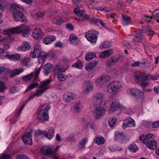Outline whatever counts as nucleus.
Masks as SVG:
<instances>
[{
	"label": "nucleus",
	"instance_id": "nucleus-42",
	"mask_svg": "<svg viewBox=\"0 0 159 159\" xmlns=\"http://www.w3.org/2000/svg\"><path fill=\"white\" fill-rule=\"evenodd\" d=\"M97 64V62L95 61L89 63L87 64L85 66V69L89 71L90 70H91Z\"/></svg>",
	"mask_w": 159,
	"mask_h": 159
},
{
	"label": "nucleus",
	"instance_id": "nucleus-44",
	"mask_svg": "<svg viewBox=\"0 0 159 159\" xmlns=\"http://www.w3.org/2000/svg\"><path fill=\"white\" fill-rule=\"evenodd\" d=\"M128 149L131 152H135L138 149V147L135 144L133 143L129 145Z\"/></svg>",
	"mask_w": 159,
	"mask_h": 159
},
{
	"label": "nucleus",
	"instance_id": "nucleus-50",
	"mask_svg": "<svg viewBox=\"0 0 159 159\" xmlns=\"http://www.w3.org/2000/svg\"><path fill=\"white\" fill-rule=\"evenodd\" d=\"M124 134L122 133L117 132L115 135V138L116 140L122 139L123 137Z\"/></svg>",
	"mask_w": 159,
	"mask_h": 159
},
{
	"label": "nucleus",
	"instance_id": "nucleus-45",
	"mask_svg": "<svg viewBox=\"0 0 159 159\" xmlns=\"http://www.w3.org/2000/svg\"><path fill=\"white\" fill-rule=\"evenodd\" d=\"M117 119L116 117H113L110 118L108 121L109 126L111 127L115 125L117 123Z\"/></svg>",
	"mask_w": 159,
	"mask_h": 159
},
{
	"label": "nucleus",
	"instance_id": "nucleus-59",
	"mask_svg": "<svg viewBox=\"0 0 159 159\" xmlns=\"http://www.w3.org/2000/svg\"><path fill=\"white\" fill-rule=\"evenodd\" d=\"M11 157L9 154H4L0 157V159H11Z\"/></svg>",
	"mask_w": 159,
	"mask_h": 159
},
{
	"label": "nucleus",
	"instance_id": "nucleus-61",
	"mask_svg": "<svg viewBox=\"0 0 159 159\" xmlns=\"http://www.w3.org/2000/svg\"><path fill=\"white\" fill-rule=\"evenodd\" d=\"M73 3L76 6H79L82 7V5L81 3L80 0H74Z\"/></svg>",
	"mask_w": 159,
	"mask_h": 159
},
{
	"label": "nucleus",
	"instance_id": "nucleus-33",
	"mask_svg": "<svg viewBox=\"0 0 159 159\" xmlns=\"http://www.w3.org/2000/svg\"><path fill=\"white\" fill-rule=\"evenodd\" d=\"M136 99L138 102L142 103L143 102L145 99V97L143 93L140 91L136 95Z\"/></svg>",
	"mask_w": 159,
	"mask_h": 159
},
{
	"label": "nucleus",
	"instance_id": "nucleus-19",
	"mask_svg": "<svg viewBox=\"0 0 159 159\" xmlns=\"http://www.w3.org/2000/svg\"><path fill=\"white\" fill-rule=\"evenodd\" d=\"M30 48V43L27 41H23L21 45L17 48L18 51L25 52L26 51H29Z\"/></svg>",
	"mask_w": 159,
	"mask_h": 159
},
{
	"label": "nucleus",
	"instance_id": "nucleus-48",
	"mask_svg": "<svg viewBox=\"0 0 159 159\" xmlns=\"http://www.w3.org/2000/svg\"><path fill=\"white\" fill-rule=\"evenodd\" d=\"M14 38L12 37H10L8 36L7 37H4L2 39V41L4 42L10 43L14 40Z\"/></svg>",
	"mask_w": 159,
	"mask_h": 159
},
{
	"label": "nucleus",
	"instance_id": "nucleus-47",
	"mask_svg": "<svg viewBox=\"0 0 159 159\" xmlns=\"http://www.w3.org/2000/svg\"><path fill=\"white\" fill-rule=\"evenodd\" d=\"M34 75V73L32 72L30 74L23 77V79L26 82H28L32 79Z\"/></svg>",
	"mask_w": 159,
	"mask_h": 159
},
{
	"label": "nucleus",
	"instance_id": "nucleus-46",
	"mask_svg": "<svg viewBox=\"0 0 159 159\" xmlns=\"http://www.w3.org/2000/svg\"><path fill=\"white\" fill-rule=\"evenodd\" d=\"M96 55L93 52H90L87 53L85 57V59L87 61H89L95 57Z\"/></svg>",
	"mask_w": 159,
	"mask_h": 159
},
{
	"label": "nucleus",
	"instance_id": "nucleus-10",
	"mask_svg": "<svg viewBox=\"0 0 159 159\" xmlns=\"http://www.w3.org/2000/svg\"><path fill=\"white\" fill-rule=\"evenodd\" d=\"M106 110L103 107H99L96 108L93 112L94 117L96 119L101 118L104 115Z\"/></svg>",
	"mask_w": 159,
	"mask_h": 159
},
{
	"label": "nucleus",
	"instance_id": "nucleus-51",
	"mask_svg": "<svg viewBox=\"0 0 159 159\" xmlns=\"http://www.w3.org/2000/svg\"><path fill=\"white\" fill-rule=\"evenodd\" d=\"M48 55V53L47 52H44L43 51V50H42L41 52L40 53L39 55H38L37 57H39L41 58L42 59H43L47 57Z\"/></svg>",
	"mask_w": 159,
	"mask_h": 159
},
{
	"label": "nucleus",
	"instance_id": "nucleus-54",
	"mask_svg": "<svg viewBox=\"0 0 159 159\" xmlns=\"http://www.w3.org/2000/svg\"><path fill=\"white\" fill-rule=\"evenodd\" d=\"M16 159H30L28 157L24 155H18L16 156Z\"/></svg>",
	"mask_w": 159,
	"mask_h": 159
},
{
	"label": "nucleus",
	"instance_id": "nucleus-62",
	"mask_svg": "<svg viewBox=\"0 0 159 159\" xmlns=\"http://www.w3.org/2000/svg\"><path fill=\"white\" fill-rule=\"evenodd\" d=\"M4 10V7L0 3V18L2 17V14Z\"/></svg>",
	"mask_w": 159,
	"mask_h": 159
},
{
	"label": "nucleus",
	"instance_id": "nucleus-13",
	"mask_svg": "<svg viewBox=\"0 0 159 159\" xmlns=\"http://www.w3.org/2000/svg\"><path fill=\"white\" fill-rule=\"evenodd\" d=\"M93 88V82L87 81L85 82L83 84L82 89L84 93H87L92 91Z\"/></svg>",
	"mask_w": 159,
	"mask_h": 159
},
{
	"label": "nucleus",
	"instance_id": "nucleus-40",
	"mask_svg": "<svg viewBox=\"0 0 159 159\" xmlns=\"http://www.w3.org/2000/svg\"><path fill=\"white\" fill-rule=\"evenodd\" d=\"M57 75L58 80L61 82L65 81L68 78V76L66 75L60 73Z\"/></svg>",
	"mask_w": 159,
	"mask_h": 159
},
{
	"label": "nucleus",
	"instance_id": "nucleus-43",
	"mask_svg": "<svg viewBox=\"0 0 159 159\" xmlns=\"http://www.w3.org/2000/svg\"><path fill=\"white\" fill-rule=\"evenodd\" d=\"M111 45V43L108 41L104 42L103 43L100 44V48L101 49H105L110 47Z\"/></svg>",
	"mask_w": 159,
	"mask_h": 159
},
{
	"label": "nucleus",
	"instance_id": "nucleus-55",
	"mask_svg": "<svg viewBox=\"0 0 159 159\" xmlns=\"http://www.w3.org/2000/svg\"><path fill=\"white\" fill-rule=\"evenodd\" d=\"M73 66L79 69H80L82 66V63L80 61H78L76 63H74L73 65Z\"/></svg>",
	"mask_w": 159,
	"mask_h": 159
},
{
	"label": "nucleus",
	"instance_id": "nucleus-56",
	"mask_svg": "<svg viewBox=\"0 0 159 159\" xmlns=\"http://www.w3.org/2000/svg\"><path fill=\"white\" fill-rule=\"evenodd\" d=\"M38 85L39 84L37 82L33 83L30 85L28 86V89L29 90H30L34 89L36 87L38 86Z\"/></svg>",
	"mask_w": 159,
	"mask_h": 159
},
{
	"label": "nucleus",
	"instance_id": "nucleus-22",
	"mask_svg": "<svg viewBox=\"0 0 159 159\" xmlns=\"http://www.w3.org/2000/svg\"><path fill=\"white\" fill-rule=\"evenodd\" d=\"M53 66V65L50 63H48L44 65L43 72L45 76H47L49 74Z\"/></svg>",
	"mask_w": 159,
	"mask_h": 159
},
{
	"label": "nucleus",
	"instance_id": "nucleus-49",
	"mask_svg": "<svg viewBox=\"0 0 159 159\" xmlns=\"http://www.w3.org/2000/svg\"><path fill=\"white\" fill-rule=\"evenodd\" d=\"M42 67L40 66L37 69H36L34 70V77L35 80H36L39 75V73L40 72Z\"/></svg>",
	"mask_w": 159,
	"mask_h": 159
},
{
	"label": "nucleus",
	"instance_id": "nucleus-7",
	"mask_svg": "<svg viewBox=\"0 0 159 159\" xmlns=\"http://www.w3.org/2000/svg\"><path fill=\"white\" fill-rule=\"evenodd\" d=\"M98 32L93 30L89 31L85 34V37L87 40L91 43H95L97 40V34Z\"/></svg>",
	"mask_w": 159,
	"mask_h": 159
},
{
	"label": "nucleus",
	"instance_id": "nucleus-25",
	"mask_svg": "<svg viewBox=\"0 0 159 159\" xmlns=\"http://www.w3.org/2000/svg\"><path fill=\"white\" fill-rule=\"evenodd\" d=\"M54 129L53 127L49 128L48 132L45 131V136L49 139H51L54 136Z\"/></svg>",
	"mask_w": 159,
	"mask_h": 159
},
{
	"label": "nucleus",
	"instance_id": "nucleus-30",
	"mask_svg": "<svg viewBox=\"0 0 159 159\" xmlns=\"http://www.w3.org/2000/svg\"><path fill=\"white\" fill-rule=\"evenodd\" d=\"M66 70L65 68L59 65H56L53 70V72L56 75H58L60 73L63 72Z\"/></svg>",
	"mask_w": 159,
	"mask_h": 159
},
{
	"label": "nucleus",
	"instance_id": "nucleus-15",
	"mask_svg": "<svg viewBox=\"0 0 159 159\" xmlns=\"http://www.w3.org/2000/svg\"><path fill=\"white\" fill-rule=\"evenodd\" d=\"M32 35L34 39H39L43 36V34L40 29L37 28L34 30Z\"/></svg>",
	"mask_w": 159,
	"mask_h": 159
},
{
	"label": "nucleus",
	"instance_id": "nucleus-57",
	"mask_svg": "<svg viewBox=\"0 0 159 159\" xmlns=\"http://www.w3.org/2000/svg\"><path fill=\"white\" fill-rule=\"evenodd\" d=\"M6 89L4 83L0 81V92L3 91Z\"/></svg>",
	"mask_w": 159,
	"mask_h": 159
},
{
	"label": "nucleus",
	"instance_id": "nucleus-29",
	"mask_svg": "<svg viewBox=\"0 0 159 159\" xmlns=\"http://www.w3.org/2000/svg\"><path fill=\"white\" fill-rule=\"evenodd\" d=\"M122 17L123 18L122 22L123 25L126 26L131 23V20L129 17L125 14H123L122 15Z\"/></svg>",
	"mask_w": 159,
	"mask_h": 159
},
{
	"label": "nucleus",
	"instance_id": "nucleus-26",
	"mask_svg": "<svg viewBox=\"0 0 159 159\" xmlns=\"http://www.w3.org/2000/svg\"><path fill=\"white\" fill-rule=\"evenodd\" d=\"M56 39V37L53 35H49L46 36L43 39L44 43L46 44H51Z\"/></svg>",
	"mask_w": 159,
	"mask_h": 159
},
{
	"label": "nucleus",
	"instance_id": "nucleus-16",
	"mask_svg": "<svg viewBox=\"0 0 159 159\" xmlns=\"http://www.w3.org/2000/svg\"><path fill=\"white\" fill-rule=\"evenodd\" d=\"M134 32L136 33L135 36L133 39L134 42H140L142 41L143 36V32L142 30H136Z\"/></svg>",
	"mask_w": 159,
	"mask_h": 159
},
{
	"label": "nucleus",
	"instance_id": "nucleus-58",
	"mask_svg": "<svg viewBox=\"0 0 159 159\" xmlns=\"http://www.w3.org/2000/svg\"><path fill=\"white\" fill-rule=\"evenodd\" d=\"M44 13L42 11L38 12L36 14V17L38 18L43 17L44 16Z\"/></svg>",
	"mask_w": 159,
	"mask_h": 159
},
{
	"label": "nucleus",
	"instance_id": "nucleus-32",
	"mask_svg": "<svg viewBox=\"0 0 159 159\" xmlns=\"http://www.w3.org/2000/svg\"><path fill=\"white\" fill-rule=\"evenodd\" d=\"M140 91V90L137 88H129L127 90V93L129 95L136 96Z\"/></svg>",
	"mask_w": 159,
	"mask_h": 159
},
{
	"label": "nucleus",
	"instance_id": "nucleus-17",
	"mask_svg": "<svg viewBox=\"0 0 159 159\" xmlns=\"http://www.w3.org/2000/svg\"><path fill=\"white\" fill-rule=\"evenodd\" d=\"M23 142L26 144H32L33 143L30 134L29 132H26L22 137Z\"/></svg>",
	"mask_w": 159,
	"mask_h": 159
},
{
	"label": "nucleus",
	"instance_id": "nucleus-64",
	"mask_svg": "<svg viewBox=\"0 0 159 159\" xmlns=\"http://www.w3.org/2000/svg\"><path fill=\"white\" fill-rule=\"evenodd\" d=\"M9 92L11 93H14L16 92V86H14L10 88L9 89Z\"/></svg>",
	"mask_w": 159,
	"mask_h": 159
},
{
	"label": "nucleus",
	"instance_id": "nucleus-18",
	"mask_svg": "<svg viewBox=\"0 0 159 159\" xmlns=\"http://www.w3.org/2000/svg\"><path fill=\"white\" fill-rule=\"evenodd\" d=\"M154 135L152 133H149L146 135L142 134L139 137V139L140 141H142L143 143H147L149 141V139L151 138H154Z\"/></svg>",
	"mask_w": 159,
	"mask_h": 159
},
{
	"label": "nucleus",
	"instance_id": "nucleus-2",
	"mask_svg": "<svg viewBox=\"0 0 159 159\" xmlns=\"http://www.w3.org/2000/svg\"><path fill=\"white\" fill-rule=\"evenodd\" d=\"M30 31L31 29L28 26L22 24L15 28L5 30L4 33L5 34L8 35L11 34H18L23 33V36L26 37L29 36Z\"/></svg>",
	"mask_w": 159,
	"mask_h": 159
},
{
	"label": "nucleus",
	"instance_id": "nucleus-27",
	"mask_svg": "<svg viewBox=\"0 0 159 159\" xmlns=\"http://www.w3.org/2000/svg\"><path fill=\"white\" fill-rule=\"evenodd\" d=\"M151 150L156 148L157 146V142L155 140H152L148 142L147 143H144Z\"/></svg>",
	"mask_w": 159,
	"mask_h": 159
},
{
	"label": "nucleus",
	"instance_id": "nucleus-38",
	"mask_svg": "<svg viewBox=\"0 0 159 159\" xmlns=\"http://www.w3.org/2000/svg\"><path fill=\"white\" fill-rule=\"evenodd\" d=\"M141 66L144 68H147L151 66V63L145 59L142 60L140 61Z\"/></svg>",
	"mask_w": 159,
	"mask_h": 159
},
{
	"label": "nucleus",
	"instance_id": "nucleus-36",
	"mask_svg": "<svg viewBox=\"0 0 159 159\" xmlns=\"http://www.w3.org/2000/svg\"><path fill=\"white\" fill-rule=\"evenodd\" d=\"M88 140V139L87 138H83L80 140L78 144L79 147L81 149L83 148L87 143Z\"/></svg>",
	"mask_w": 159,
	"mask_h": 159
},
{
	"label": "nucleus",
	"instance_id": "nucleus-52",
	"mask_svg": "<svg viewBox=\"0 0 159 159\" xmlns=\"http://www.w3.org/2000/svg\"><path fill=\"white\" fill-rule=\"evenodd\" d=\"M123 45L125 46L128 48H132V46L133 45L131 43H129L126 41H124L122 42Z\"/></svg>",
	"mask_w": 159,
	"mask_h": 159
},
{
	"label": "nucleus",
	"instance_id": "nucleus-6",
	"mask_svg": "<svg viewBox=\"0 0 159 159\" xmlns=\"http://www.w3.org/2000/svg\"><path fill=\"white\" fill-rule=\"evenodd\" d=\"M121 87L120 83L118 81H113L110 83L107 88V92L110 94H115L118 92V90Z\"/></svg>",
	"mask_w": 159,
	"mask_h": 159
},
{
	"label": "nucleus",
	"instance_id": "nucleus-34",
	"mask_svg": "<svg viewBox=\"0 0 159 159\" xmlns=\"http://www.w3.org/2000/svg\"><path fill=\"white\" fill-rule=\"evenodd\" d=\"M69 40L71 44H75L78 42V38L74 34H72L69 36Z\"/></svg>",
	"mask_w": 159,
	"mask_h": 159
},
{
	"label": "nucleus",
	"instance_id": "nucleus-5",
	"mask_svg": "<svg viewBox=\"0 0 159 159\" xmlns=\"http://www.w3.org/2000/svg\"><path fill=\"white\" fill-rule=\"evenodd\" d=\"M51 108V106L49 105H47L44 108L43 107L41 108V107H39L37 111L38 113L37 118L39 121L42 122L49 120L48 111Z\"/></svg>",
	"mask_w": 159,
	"mask_h": 159
},
{
	"label": "nucleus",
	"instance_id": "nucleus-4",
	"mask_svg": "<svg viewBox=\"0 0 159 159\" xmlns=\"http://www.w3.org/2000/svg\"><path fill=\"white\" fill-rule=\"evenodd\" d=\"M51 82L50 79L41 82L39 86V88L37 89L35 92H33L30 93L27 100H31L35 96H39L42 95L45 91L49 89V87L48 86Z\"/></svg>",
	"mask_w": 159,
	"mask_h": 159
},
{
	"label": "nucleus",
	"instance_id": "nucleus-12",
	"mask_svg": "<svg viewBox=\"0 0 159 159\" xmlns=\"http://www.w3.org/2000/svg\"><path fill=\"white\" fill-rule=\"evenodd\" d=\"M42 50L41 45L39 44H36L34 47V51L31 52L30 55L33 58H36L38 55H39L40 53L41 52Z\"/></svg>",
	"mask_w": 159,
	"mask_h": 159
},
{
	"label": "nucleus",
	"instance_id": "nucleus-39",
	"mask_svg": "<svg viewBox=\"0 0 159 159\" xmlns=\"http://www.w3.org/2000/svg\"><path fill=\"white\" fill-rule=\"evenodd\" d=\"M52 22L53 23L57 25H60L64 21V20L61 17L53 18L52 19Z\"/></svg>",
	"mask_w": 159,
	"mask_h": 159
},
{
	"label": "nucleus",
	"instance_id": "nucleus-41",
	"mask_svg": "<svg viewBox=\"0 0 159 159\" xmlns=\"http://www.w3.org/2000/svg\"><path fill=\"white\" fill-rule=\"evenodd\" d=\"M73 108L75 111L80 112L83 109V107L81 104L80 102H78L74 105Z\"/></svg>",
	"mask_w": 159,
	"mask_h": 159
},
{
	"label": "nucleus",
	"instance_id": "nucleus-9",
	"mask_svg": "<svg viewBox=\"0 0 159 159\" xmlns=\"http://www.w3.org/2000/svg\"><path fill=\"white\" fill-rule=\"evenodd\" d=\"M103 98L104 96L103 93L98 92L96 93L93 96L92 100L94 106L101 105Z\"/></svg>",
	"mask_w": 159,
	"mask_h": 159
},
{
	"label": "nucleus",
	"instance_id": "nucleus-63",
	"mask_svg": "<svg viewBox=\"0 0 159 159\" xmlns=\"http://www.w3.org/2000/svg\"><path fill=\"white\" fill-rule=\"evenodd\" d=\"M153 18H154V16L153 15L151 16H149L148 17L147 15L146 18H144V19L146 22H150L151 19Z\"/></svg>",
	"mask_w": 159,
	"mask_h": 159
},
{
	"label": "nucleus",
	"instance_id": "nucleus-1",
	"mask_svg": "<svg viewBox=\"0 0 159 159\" xmlns=\"http://www.w3.org/2000/svg\"><path fill=\"white\" fill-rule=\"evenodd\" d=\"M134 75L137 83L141 86L143 90L146 92H149L151 91V89H145V88L147 87L149 84V83L147 81L150 79L152 80H156L158 79V78L157 75H146L145 73L140 71L134 72Z\"/></svg>",
	"mask_w": 159,
	"mask_h": 159
},
{
	"label": "nucleus",
	"instance_id": "nucleus-11",
	"mask_svg": "<svg viewBox=\"0 0 159 159\" xmlns=\"http://www.w3.org/2000/svg\"><path fill=\"white\" fill-rule=\"evenodd\" d=\"M110 77L107 75H102L99 76L96 80L95 82L98 86L101 87L104 83L110 80Z\"/></svg>",
	"mask_w": 159,
	"mask_h": 159
},
{
	"label": "nucleus",
	"instance_id": "nucleus-31",
	"mask_svg": "<svg viewBox=\"0 0 159 159\" xmlns=\"http://www.w3.org/2000/svg\"><path fill=\"white\" fill-rule=\"evenodd\" d=\"M105 141L104 138L102 136L98 135L93 140V142L99 145L103 144Z\"/></svg>",
	"mask_w": 159,
	"mask_h": 159
},
{
	"label": "nucleus",
	"instance_id": "nucleus-23",
	"mask_svg": "<svg viewBox=\"0 0 159 159\" xmlns=\"http://www.w3.org/2000/svg\"><path fill=\"white\" fill-rule=\"evenodd\" d=\"M41 153L45 155H52V149L48 146H45L41 149Z\"/></svg>",
	"mask_w": 159,
	"mask_h": 159
},
{
	"label": "nucleus",
	"instance_id": "nucleus-37",
	"mask_svg": "<svg viewBox=\"0 0 159 159\" xmlns=\"http://www.w3.org/2000/svg\"><path fill=\"white\" fill-rule=\"evenodd\" d=\"M79 7L75 8L73 11V12L79 16H81L85 12L84 10H81Z\"/></svg>",
	"mask_w": 159,
	"mask_h": 159
},
{
	"label": "nucleus",
	"instance_id": "nucleus-28",
	"mask_svg": "<svg viewBox=\"0 0 159 159\" xmlns=\"http://www.w3.org/2000/svg\"><path fill=\"white\" fill-rule=\"evenodd\" d=\"M5 57L10 60L16 61H19L20 59V56L18 54H7Z\"/></svg>",
	"mask_w": 159,
	"mask_h": 159
},
{
	"label": "nucleus",
	"instance_id": "nucleus-8",
	"mask_svg": "<svg viewBox=\"0 0 159 159\" xmlns=\"http://www.w3.org/2000/svg\"><path fill=\"white\" fill-rule=\"evenodd\" d=\"M77 97L76 94L74 92H67L62 95L63 101L66 103H69L75 100Z\"/></svg>",
	"mask_w": 159,
	"mask_h": 159
},
{
	"label": "nucleus",
	"instance_id": "nucleus-60",
	"mask_svg": "<svg viewBox=\"0 0 159 159\" xmlns=\"http://www.w3.org/2000/svg\"><path fill=\"white\" fill-rule=\"evenodd\" d=\"M45 131H43L40 130H37L36 131L35 134L37 136H39L41 134H43L45 135Z\"/></svg>",
	"mask_w": 159,
	"mask_h": 159
},
{
	"label": "nucleus",
	"instance_id": "nucleus-14",
	"mask_svg": "<svg viewBox=\"0 0 159 159\" xmlns=\"http://www.w3.org/2000/svg\"><path fill=\"white\" fill-rule=\"evenodd\" d=\"M135 125L134 121L131 117H128L124 120L122 125V127L125 129L129 126H134Z\"/></svg>",
	"mask_w": 159,
	"mask_h": 159
},
{
	"label": "nucleus",
	"instance_id": "nucleus-21",
	"mask_svg": "<svg viewBox=\"0 0 159 159\" xmlns=\"http://www.w3.org/2000/svg\"><path fill=\"white\" fill-rule=\"evenodd\" d=\"M25 106V105H23L20 108L16 110V111L14 113L13 118L11 122L12 123L14 124L16 122V119L20 116L22 110Z\"/></svg>",
	"mask_w": 159,
	"mask_h": 159
},
{
	"label": "nucleus",
	"instance_id": "nucleus-3",
	"mask_svg": "<svg viewBox=\"0 0 159 159\" xmlns=\"http://www.w3.org/2000/svg\"><path fill=\"white\" fill-rule=\"evenodd\" d=\"M10 8L11 10L14 11L13 12V16L16 20L25 23L27 21L25 16L21 12L23 9L21 6L14 3L11 5Z\"/></svg>",
	"mask_w": 159,
	"mask_h": 159
},
{
	"label": "nucleus",
	"instance_id": "nucleus-53",
	"mask_svg": "<svg viewBox=\"0 0 159 159\" xmlns=\"http://www.w3.org/2000/svg\"><path fill=\"white\" fill-rule=\"evenodd\" d=\"M98 10L99 11H104L106 12H110L111 11V8L109 7H98Z\"/></svg>",
	"mask_w": 159,
	"mask_h": 159
},
{
	"label": "nucleus",
	"instance_id": "nucleus-24",
	"mask_svg": "<svg viewBox=\"0 0 159 159\" xmlns=\"http://www.w3.org/2000/svg\"><path fill=\"white\" fill-rule=\"evenodd\" d=\"M114 52V50L111 49L105 50L101 53L99 57L103 58H107L112 54Z\"/></svg>",
	"mask_w": 159,
	"mask_h": 159
},
{
	"label": "nucleus",
	"instance_id": "nucleus-35",
	"mask_svg": "<svg viewBox=\"0 0 159 159\" xmlns=\"http://www.w3.org/2000/svg\"><path fill=\"white\" fill-rule=\"evenodd\" d=\"M23 71L22 69H15L11 70L9 72V75L11 77H13L14 76L19 74Z\"/></svg>",
	"mask_w": 159,
	"mask_h": 159
},
{
	"label": "nucleus",
	"instance_id": "nucleus-20",
	"mask_svg": "<svg viewBox=\"0 0 159 159\" xmlns=\"http://www.w3.org/2000/svg\"><path fill=\"white\" fill-rule=\"evenodd\" d=\"M119 102L113 101L110 104L108 112L110 114L115 111L119 107Z\"/></svg>",
	"mask_w": 159,
	"mask_h": 159
}]
</instances>
